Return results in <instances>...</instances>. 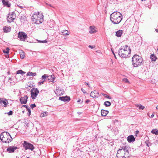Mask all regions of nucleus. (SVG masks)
<instances>
[{"instance_id":"f257e3e1","label":"nucleus","mask_w":158,"mask_h":158,"mask_svg":"<svg viewBox=\"0 0 158 158\" xmlns=\"http://www.w3.org/2000/svg\"><path fill=\"white\" fill-rule=\"evenodd\" d=\"M131 50L130 47L126 45L122 46L118 51V55L121 57L125 58L127 57H129V55L130 54Z\"/></svg>"},{"instance_id":"f03ea898","label":"nucleus","mask_w":158,"mask_h":158,"mask_svg":"<svg viewBox=\"0 0 158 158\" xmlns=\"http://www.w3.org/2000/svg\"><path fill=\"white\" fill-rule=\"evenodd\" d=\"M122 19V15L118 12H114L110 15V20L114 24L119 23Z\"/></svg>"},{"instance_id":"7ed1b4c3","label":"nucleus","mask_w":158,"mask_h":158,"mask_svg":"<svg viewBox=\"0 0 158 158\" xmlns=\"http://www.w3.org/2000/svg\"><path fill=\"white\" fill-rule=\"evenodd\" d=\"M43 14L39 12H35L31 17L32 21L36 24L41 23L44 21Z\"/></svg>"},{"instance_id":"20e7f679","label":"nucleus","mask_w":158,"mask_h":158,"mask_svg":"<svg viewBox=\"0 0 158 158\" xmlns=\"http://www.w3.org/2000/svg\"><path fill=\"white\" fill-rule=\"evenodd\" d=\"M143 60L141 56L135 54L132 58V64L134 67H137L142 65Z\"/></svg>"},{"instance_id":"39448f33","label":"nucleus","mask_w":158,"mask_h":158,"mask_svg":"<svg viewBox=\"0 0 158 158\" xmlns=\"http://www.w3.org/2000/svg\"><path fill=\"white\" fill-rule=\"evenodd\" d=\"M1 140L3 143H9L12 140V138L10 134L7 132L2 133L0 136Z\"/></svg>"},{"instance_id":"423d86ee","label":"nucleus","mask_w":158,"mask_h":158,"mask_svg":"<svg viewBox=\"0 0 158 158\" xmlns=\"http://www.w3.org/2000/svg\"><path fill=\"white\" fill-rule=\"evenodd\" d=\"M129 156V152H125L120 150H118L116 155L117 158H128Z\"/></svg>"},{"instance_id":"0eeeda50","label":"nucleus","mask_w":158,"mask_h":158,"mask_svg":"<svg viewBox=\"0 0 158 158\" xmlns=\"http://www.w3.org/2000/svg\"><path fill=\"white\" fill-rule=\"evenodd\" d=\"M23 145V148L25 150L30 149L33 151L35 148L33 144L26 141H24Z\"/></svg>"},{"instance_id":"6e6552de","label":"nucleus","mask_w":158,"mask_h":158,"mask_svg":"<svg viewBox=\"0 0 158 158\" xmlns=\"http://www.w3.org/2000/svg\"><path fill=\"white\" fill-rule=\"evenodd\" d=\"M31 97L32 99H35L37 96L39 91L37 88H32L31 90Z\"/></svg>"},{"instance_id":"1a4fd4ad","label":"nucleus","mask_w":158,"mask_h":158,"mask_svg":"<svg viewBox=\"0 0 158 158\" xmlns=\"http://www.w3.org/2000/svg\"><path fill=\"white\" fill-rule=\"evenodd\" d=\"M18 37L21 41H25L27 38V34L24 32H19L18 33Z\"/></svg>"},{"instance_id":"9d476101","label":"nucleus","mask_w":158,"mask_h":158,"mask_svg":"<svg viewBox=\"0 0 158 158\" xmlns=\"http://www.w3.org/2000/svg\"><path fill=\"white\" fill-rule=\"evenodd\" d=\"M18 149L17 147L15 146H10L8 147L6 151L10 153H13L15 150Z\"/></svg>"},{"instance_id":"9b49d317","label":"nucleus","mask_w":158,"mask_h":158,"mask_svg":"<svg viewBox=\"0 0 158 158\" xmlns=\"http://www.w3.org/2000/svg\"><path fill=\"white\" fill-rule=\"evenodd\" d=\"M55 93L57 96H60L63 94L64 91L61 88L60 89L59 88L57 87L55 91Z\"/></svg>"},{"instance_id":"f8f14e48","label":"nucleus","mask_w":158,"mask_h":158,"mask_svg":"<svg viewBox=\"0 0 158 158\" xmlns=\"http://www.w3.org/2000/svg\"><path fill=\"white\" fill-rule=\"evenodd\" d=\"M97 32L96 28L94 26H90L89 27V32L90 34H94Z\"/></svg>"},{"instance_id":"ddd939ff","label":"nucleus","mask_w":158,"mask_h":158,"mask_svg":"<svg viewBox=\"0 0 158 158\" xmlns=\"http://www.w3.org/2000/svg\"><path fill=\"white\" fill-rule=\"evenodd\" d=\"M27 99L28 97L27 95H26L24 97H21L19 100L22 104H25L27 103Z\"/></svg>"},{"instance_id":"4468645a","label":"nucleus","mask_w":158,"mask_h":158,"mask_svg":"<svg viewBox=\"0 0 158 158\" xmlns=\"http://www.w3.org/2000/svg\"><path fill=\"white\" fill-rule=\"evenodd\" d=\"M15 16H12V15H10V13L7 17V21L9 23L13 22L15 19Z\"/></svg>"},{"instance_id":"2eb2a0df","label":"nucleus","mask_w":158,"mask_h":158,"mask_svg":"<svg viewBox=\"0 0 158 158\" xmlns=\"http://www.w3.org/2000/svg\"><path fill=\"white\" fill-rule=\"evenodd\" d=\"M59 100L64 102H68L70 100V98L69 97L67 96L60 97L59 98Z\"/></svg>"},{"instance_id":"dca6fc26","label":"nucleus","mask_w":158,"mask_h":158,"mask_svg":"<svg viewBox=\"0 0 158 158\" xmlns=\"http://www.w3.org/2000/svg\"><path fill=\"white\" fill-rule=\"evenodd\" d=\"M99 94V93L97 91L94 90L91 92L90 96L94 98L98 97Z\"/></svg>"},{"instance_id":"f3484780","label":"nucleus","mask_w":158,"mask_h":158,"mask_svg":"<svg viewBox=\"0 0 158 158\" xmlns=\"http://www.w3.org/2000/svg\"><path fill=\"white\" fill-rule=\"evenodd\" d=\"M130 149V148L129 147H127L126 146L123 145L122 147H121V148L118 150H123L125 152H129V150Z\"/></svg>"},{"instance_id":"a211bd4d","label":"nucleus","mask_w":158,"mask_h":158,"mask_svg":"<svg viewBox=\"0 0 158 158\" xmlns=\"http://www.w3.org/2000/svg\"><path fill=\"white\" fill-rule=\"evenodd\" d=\"M127 140L129 143H131L134 142L135 139L133 135H131L128 136Z\"/></svg>"},{"instance_id":"6ab92c4d","label":"nucleus","mask_w":158,"mask_h":158,"mask_svg":"<svg viewBox=\"0 0 158 158\" xmlns=\"http://www.w3.org/2000/svg\"><path fill=\"white\" fill-rule=\"evenodd\" d=\"M2 103L5 105L4 106H6L8 104V103L6 99L5 98L0 99V103Z\"/></svg>"},{"instance_id":"aec40b11","label":"nucleus","mask_w":158,"mask_h":158,"mask_svg":"<svg viewBox=\"0 0 158 158\" xmlns=\"http://www.w3.org/2000/svg\"><path fill=\"white\" fill-rule=\"evenodd\" d=\"M11 28L10 26H5L3 27V30L4 32H8L11 31Z\"/></svg>"},{"instance_id":"412c9836","label":"nucleus","mask_w":158,"mask_h":158,"mask_svg":"<svg viewBox=\"0 0 158 158\" xmlns=\"http://www.w3.org/2000/svg\"><path fill=\"white\" fill-rule=\"evenodd\" d=\"M2 2L4 6H6L8 7L10 6V4L8 1H6L5 0H2Z\"/></svg>"},{"instance_id":"4be33fe9","label":"nucleus","mask_w":158,"mask_h":158,"mask_svg":"<svg viewBox=\"0 0 158 158\" xmlns=\"http://www.w3.org/2000/svg\"><path fill=\"white\" fill-rule=\"evenodd\" d=\"M109 111L107 110H101V114L102 116H105L108 113Z\"/></svg>"},{"instance_id":"5701e85b","label":"nucleus","mask_w":158,"mask_h":158,"mask_svg":"<svg viewBox=\"0 0 158 158\" xmlns=\"http://www.w3.org/2000/svg\"><path fill=\"white\" fill-rule=\"evenodd\" d=\"M123 30H119L117 32H116V35L118 37H120L121 36L123 33Z\"/></svg>"},{"instance_id":"b1692460","label":"nucleus","mask_w":158,"mask_h":158,"mask_svg":"<svg viewBox=\"0 0 158 158\" xmlns=\"http://www.w3.org/2000/svg\"><path fill=\"white\" fill-rule=\"evenodd\" d=\"M48 77V76L46 74H44L43 75L42 77L41 78V80H40L41 81H43L44 82V81H45L46 79Z\"/></svg>"},{"instance_id":"393cba45","label":"nucleus","mask_w":158,"mask_h":158,"mask_svg":"<svg viewBox=\"0 0 158 158\" xmlns=\"http://www.w3.org/2000/svg\"><path fill=\"white\" fill-rule=\"evenodd\" d=\"M62 35H68L69 34L68 33V31L66 30H64L61 31Z\"/></svg>"},{"instance_id":"a878e982","label":"nucleus","mask_w":158,"mask_h":158,"mask_svg":"<svg viewBox=\"0 0 158 158\" xmlns=\"http://www.w3.org/2000/svg\"><path fill=\"white\" fill-rule=\"evenodd\" d=\"M37 75L36 73H32V72H28L27 73V75L28 76H35Z\"/></svg>"},{"instance_id":"bb28decb","label":"nucleus","mask_w":158,"mask_h":158,"mask_svg":"<svg viewBox=\"0 0 158 158\" xmlns=\"http://www.w3.org/2000/svg\"><path fill=\"white\" fill-rule=\"evenodd\" d=\"M111 105V103L109 101H106L104 103V105L106 107L109 106Z\"/></svg>"},{"instance_id":"cd10ccee","label":"nucleus","mask_w":158,"mask_h":158,"mask_svg":"<svg viewBox=\"0 0 158 158\" xmlns=\"http://www.w3.org/2000/svg\"><path fill=\"white\" fill-rule=\"evenodd\" d=\"M20 55L22 59H23L25 57L24 53L22 50H21L19 52Z\"/></svg>"},{"instance_id":"c85d7f7f","label":"nucleus","mask_w":158,"mask_h":158,"mask_svg":"<svg viewBox=\"0 0 158 158\" xmlns=\"http://www.w3.org/2000/svg\"><path fill=\"white\" fill-rule=\"evenodd\" d=\"M150 58L152 61H155L156 59V57L154 54L151 55L150 56Z\"/></svg>"},{"instance_id":"c756f323","label":"nucleus","mask_w":158,"mask_h":158,"mask_svg":"<svg viewBox=\"0 0 158 158\" xmlns=\"http://www.w3.org/2000/svg\"><path fill=\"white\" fill-rule=\"evenodd\" d=\"M25 73V72L23 71L22 70H18L16 72L17 74H21L22 75L24 74Z\"/></svg>"},{"instance_id":"7c9ffc66","label":"nucleus","mask_w":158,"mask_h":158,"mask_svg":"<svg viewBox=\"0 0 158 158\" xmlns=\"http://www.w3.org/2000/svg\"><path fill=\"white\" fill-rule=\"evenodd\" d=\"M151 132L153 134L156 135H158V130L156 131V129H153L151 131Z\"/></svg>"},{"instance_id":"2f4dec72","label":"nucleus","mask_w":158,"mask_h":158,"mask_svg":"<svg viewBox=\"0 0 158 158\" xmlns=\"http://www.w3.org/2000/svg\"><path fill=\"white\" fill-rule=\"evenodd\" d=\"M9 48H6V49L3 50V52L4 53H6V54H8L9 52Z\"/></svg>"},{"instance_id":"473e14b6","label":"nucleus","mask_w":158,"mask_h":158,"mask_svg":"<svg viewBox=\"0 0 158 158\" xmlns=\"http://www.w3.org/2000/svg\"><path fill=\"white\" fill-rule=\"evenodd\" d=\"M137 106V107H139V109L143 110L145 108L144 106L141 105H138Z\"/></svg>"},{"instance_id":"72a5a7b5","label":"nucleus","mask_w":158,"mask_h":158,"mask_svg":"<svg viewBox=\"0 0 158 158\" xmlns=\"http://www.w3.org/2000/svg\"><path fill=\"white\" fill-rule=\"evenodd\" d=\"M123 82H124L129 83V82L128 81V80L126 78H123Z\"/></svg>"},{"instance_id":"f704fd0d","label":"nucleus","mask_w":158,"mask_h":158,"mask_svg":"<svg viewBox=\"0 0 158 158\" xmlns=\"http://www.w3.org/2000/svg\"><path fill=\"white\" fill-rule=\"evenodd\" d=\"M103 96L109 99H111V98L108 95H107L105 94H103Z\"/></svg>"},{"instance_id":"c9c22d12","label":"nucleus","mask_w":158,"mask_h":158,"mask_svg":"<svg viewBox=\"0 0 158 158\" xmlns=\"http://www.w3.org/2000/svg\"><path fill=\"white\" fill-rule=\"evenodd\" d=\"M27 110L28 112V116H30L31 114V110H30V108H29V107L28 108Z\"/></svg>"},{"instance_id":"e433bc0d","label":"nucleus","mask_w":158,"mask_h":158,"mask_svg":"<svg viewBox=\"0 0 158 158\" xmlns=\"http://www.w3.org/2000/svg\"><path fill=\"white\" fill-rule=\"evenodd\" d=\"M36 106L35 104H31L30 105L31 108L33 109L34 107H35Z\"/></svg>"},{"instance_id":"4c0bfd02","label":"nucleus","mask_w":158,"mask_h":158,"mask_svg":"<svg viewBox=\"0 0 158 158\" xmlns=\"http://www.w3.org/2000/svg\"><path fill=\"white\" fill-rule=\"evenodd\" d=\"M25 18H26V17L25 16H24L23 15V16H21V18H20V20L22 22L23 21V20H24V19H25Z\"/></svg>"},{"instance_id":"58836bf2","label":"nucleus","mask_w":158,"mask_h":158,"mask_svg":"<svg viewBox=\"0 0 158 158\" xmlns=\"http://www.w3.org/2000/svg\"><path fill=\"white\" fill-rule=\"evenodd\" d=\"M81 90L82 91L83 93L84 94H87V93L85 89H83L81 88Z\"/></svg>"},{"instance_id":"ea45409f","label":"nucleus","mask_w":158,"mask_h":158,"mask_svg":"<svg viewBox=\"0 0 158 158\" xmlns=\"http://www.w3.org/2000/svg\"><path fill=\"white\" fill-rule=\"evenodd\" d=\"M149 142L147 140L145 142V143H146L147 146L148 147L149 146Z\"/></svg>"},{"instance_id":"a19ab883","label":"nucleus","mask_w":158,"mask_h":158,"mask_svg":"<svg viewBox=\"0 0 158 158\" xmlns=\"http://www.w3.org/2000/svg\"><path fill=\"white\" fill-rule=\"evenodd\" d=\"M7 114L9 115H12L13 114V111L11 110H10L7 113Z\"/></svg>"},{"instance_id":"79ce46f5","label":"nucleus","mask_w":158,"mask_h":158,"mask_svg":"<svg viewBox=\"0 0 158 158\" xmlns=\"http://www.w3.org/2000/svg\"><path fill=\"white\" fill-rule=\"evenodd\" d=\"M44 83V82L43 81H41L39 82L38 83V85H41L43 84Z\"/></svg>"},{"instance_id":"37998d69","label":"nucleus","mask_w":158,"mask_h":158,"mask_svg":"<svg viewBox=\"0 0 158 158\" xmlns=\"http://www.w3.org/2000/svg\"><path fill=\"white\" fill-rule=\"evenodd\" d=\"M47 41L46 40H44L43 41H40L39 42L40 43H47Z\"/></svg>"},{"instance_id":"c03bdc74","label":"nucleus","mask_w":158,"mask_h":158,"mask_svg":"<svg viewBox=\"0 0 158 158\" xmlns=\"http://www.w3.org/2000/svg\"><path fill=\"white\" fill-rule=\"evenodd\" d=\"M45 4H46L47 5V6H50V7H52L54 8V7H53V6L52 5H51V4H48V3H46V2L45 3Z\"/></svg>"},{"instance_id":"a18cd8bd","label":"nucleus","mask_w":158,"mask_h":158,"mask_svg":"<svg viewBox=\"0 0 158 158\" xmlns=\"http://www.w3.org/2000/svg\"><path fill=\"white\" fill-rule=\"evenodd\" d=\"M23 106L25 107L27 109L29 107L28 106L26 105H24Z\"/></svg>"},{"instance_id":"49530a36","label":"nucleus","mask_w":158,"mask_h":158,"mask_svg":"<svg viewBox=\"0 0 158 158\" xmlns=\"http://www.w3.org/2000/svg\"><path fill=\"white\" fill-rule=\"evenodd\" d=\"M50 77H51V78H52V79H51V81H54V80H55V78H54V77H52V76H50Z\"/></svg>"},{"instance_id":"de8ad7c7","label":"nucleus","mask_w":158,"mask_h":158,"mask_svg":"<svg viewBox=\"0 0 158 158\" xmlns=\"http://www.w3.org/2000/svg\"><path fill=\"white\" fill-rule=\"evenodd\" d=\"M88 47H89V48H91V49H93V48H94V47L93 46H91V45H89L88 46Z\"/></svg>"},{"instance_id":"09e8293b","label":"nucleus","mask_w":158,"mask_h":158,"mask_svg":"<svg viewBox=\"0 0 158 158\" xmlns=\"http://www.w3.org/2000/svg\"><path fill=\"white\" fill-rule=\"evenodd\" d=\"M90 102V100L89 99H87L85 101V103H88Z\"/></svg>"},{"instance_id":"8fccbe9b","label":"nucleus","mask_w":158,"mask_h":158,"mask_svg":"<svg viewBox=\"0 0 158 158\" xmlns=\"http://www.w3.org/2000/svg\"><path fill=\"white\" fill-rule=\"evenodd\" d=\"M154 116V114L153 113L152 114V115H151V116L150 117H151V118H152Z\"/></svg>"},{"instance_id":"3c124183","label":"nucleus","mask_w":158,"mask_h":158,"mask_svg":"<svg viewBox=\"0 0 158 158\" xmlns=\"http://www.w3.org/2000/svg\"><path fill=\"white\" fill-rule=\"evenodd\" d=\"M10 15H12V16H13V15L15 14L14 12H13L10 13Z\"/></svg>"},{"instance_id":"603ef678","label":"nucleus","mask_w":158,"mask_h":158,"mask_svg":"<svg viewBox=\"0 0 158 158\" xmlns=\"http://www.w3.org/2000/svg\"><path fill=\"white\" fill-rule=\"evenodd\" d=\"M85 84L87 85H88V86L89 87H90L89 86V84L88 83H87L86 82H85Z\"/></svg>"},{"instance_id":"864d4df0","label":"nucleus","mask_w":158,"mask_h":158,"mask_svg":"<svg viewBox=\"0 0 158 158\" xmlns=\"http://www.w3.org/2000/svg\"><path fill=\"white\" fill-rule=\"evenodd\" d=\"M136 132V134H138V133H139V131L137 130V131H136V132Z\"/></svg>"},{"instance_id":"5fc2aeb1","label":"nucleus","mask_w":158,"mask_h":158,"mask_svg":"<svg viewBox=\"0 0 158 158\" xmlns=\"http://www.w3.org/2000/svg\"><path fill=\"white\" fill-rule=\"evenodd\" d=\"M79 102H80V103H82V102H83V101H81V100H80V99Z\"/></svg>"},{"instance_id":"6e6d98bb","label":"nucleus","mask_w":158,"mask_h":158,"mask_svg":"<svg viewBox=\"0 0 158 158\" xmlns=\"http://www.w3.org/2000/svg\"><path fill=\"white\" fill-rule=\"evenodd\" d=\"M83 106H84L83 105H80V107H81Z\"/></svg>"},{"instance_id":"4d7b16f0","label":"nucleus","mask_w":158,"mask_h":158,"mask_svg":"<svg viewBox=\"0 0 158 158\" xmlns=\"http://www.w3.org/2000/svg\"><path fill=\"white\" fill-rule=\"evenodd\" d=\"M156 109L158 110V105L156 106Z\"/></svg>"},{"instance_id":"13d9d810","label":"nucleus","mask_w":158,"mask_h":158,"mask_svg":"<svg viewBox=\"0 0 158 158\" xmlns=\"http://www.w3.org/2000/svg\"><path fill=\"white\" fill-rule=\"evenodd\" d=\"M114 54V57H115L116 58V56H115V54L114 53V54Z\"/></svg>"},{"instance_id":"bf43d9fd","label":"nucleus","mask_w":158,"mask_h":158,"mask_svg":"<svg viewBox=\"0 0 158 158\" xmlns=\"http://www.w3.org/2000/svg\"><path fill=\"white\" fill-rule=\"evenodd\" d=\"M155 31L158 33V30L156 29L155 30Z\"/></svg>"},{"instance_id":"052dcab7","label":"nucleus","mask_w":158,"mask_h":158,"mask_svg":"<svg viewBox=\"0 0 158 158\" xmlns=\"http://www.w3.org/2000/svg\"><path fill=\"white\" fill-rule=\"evenodd\" d=\"M77 102H80V101H79V100H78L77 101Z\"/></svg>"},{"instance_id":"680f3d73","label":"nucleus","mask_w":158,"mask_h":158,"mask_svg":"<svg viewBox=\"0 0 158 158\" xmlns=\"http://www.w3.org/2000/svg\"><path fill=\"white\" fill-rule=\"evenodd\" d=\"M77 102H80V101H79V100H78L77 101Z\"/></svg>"},{"instance_id":"e2e57ef3","label":"nucleus","mask_w":158,"mask_h":158,"mask_svg":"<svg viewBox=\"0 0 158 158\" xmlns=\"http://www.w3.org/2000/svg\"><path fill=\"white\" fill-rule=\"evenodd\" d=\"M157 54H158V48L157 49Z\"/></svg>"},{"instance_id":"0e129e2a","label":"nucleus","mask_w":158,"mask_h":158,"mask_svg":"<svg viewBox=\"0 0 158 158\" xmlns=\"http://www.w3.org/2000/svg\"><path fill=\"white\" fill-rule=\"evenodd\" d=\"M11 79V78H9V80H10Z\"/></svg>"},{"instance_id":"69168bd1","label":"nucleus","mask_w":158,"mask_h":158,"mask_svg":"<svg viewBox=\"0 0 158 158\" xmlns=\"http://www.w3.org/2000/svg\"><path fill=\"white\" fill-rule=\"evenodd\" d=\"M112 52L113 54H114V52H113V51L112 50Z\"/></svg>"},{"instance_id":"338daca9","label":"nucleus","mask_w":158,"mask_h":158,"mask_svg":"<svg viewBox=\"0 0 158 158\" xmlns=\"http://www.w3.org/2000/svg\"><path fill=\"white\" fill-rule=\"evenodd\" d=\"M45 116L44 115V114H43V115L42 116Z\"/></svg>"},{"instance_id":"774afa93","label":"nucleus","mask_w":158,"mask_h":158,"mask_svg":"<svg viewBox=\"0 0 158 158\" xmlns=\"http://www.w3.org/2000/svg\"><path fill=\"white\" fill-rule=\"evenodd\" d=\"M20 8H23V7H22V6H20Z\"/></svg>"}]
</instances>
